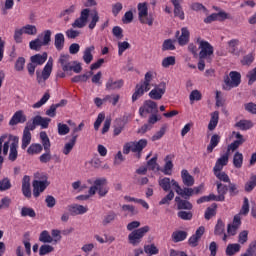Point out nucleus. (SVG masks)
<instances>
[{"label": "nucleus", "instance_id": "1", "mask_svg": "<svg viewBox=\"0 0 256 256\" xmlns=\"http://www.w3.org/2000/svg\"><path fill=\"white\" fill-rule=\"evenodd\" d=\"M7 134H4L0 136V169L1 165H3L4 157H7L8 153V159L9 161L15 162L17 161V157H19V137L10 135L7 139ZM10 147V152H9Z\"/></svg>", "mask_w": 256, "mask_h": 256}, {"label": "nucleus", "instance_id": "2", "mask_svg": "<svg viewBox=\"0 0 256 256\" xmlns=\"http://www.w3.org/2000/svg\"><path fill=\"white\" fill-rule=\"evenodd\" d=\"M233 135H235L237 140L228 145L226 153L217 159L213 171H223V168L229 163L230 153L237 151L238 147H241V145H243V143L245 142V138H243V135H241V133L233 132Z\"/></svg>", "mask_w": 256, "mask_h": 256}, {"label": "nucleus", "instance_id": "3", "mask_svg": "<svg viewBox=\"0 0 256 256\" xmlns=\"http://www.w3.org/2000/svg\"><path fill=\"white\" fill-rule=\"evenodd\" d=\"M151 81H153V72H147L144 77L143 83L135 86V91L132 95V102L135 103L138 99H141L147 91L151 90Z\"/></svg>", "mask_w": 256, "mask_h": 256}, {"label": "nucleus", "instance_id": "4", "mask_svg": "<svg viewBox=\"0 0 256 256\" xmlns=\"http://www.w3.org/2000/svg\"><path fill=\"white\" fill-rule=\"evenodd\" d=\"M147 139H140L139 141L127 142L123 146V153L124 155H129V153H136V159H141V154L145 147H147Z\"/></svg>", "mask_w": 256, "mask_h": 256}, {"label": "nucleus", "instance_id": "5", "mask_svg": "<svg viewBox=\"0 0 256 256\" xmlns=\"http://www.w3.org/2000/svg\"><path fill=\"white\" fill-rule=\"evenodd\" d=\"M107 184V178H96L88 190L89 195H96L98 193L99 197H106L107 193H109Z\"/></svg>", "mask_w": 256, "mask_h": 256}, {"label": "nucleus", "instance_id": "6", "mask_svg": "<svg viewBox=\"0 0 256 256\" xmlns=\"http://www.w3.org/2000/svg\"><path fill=\"white\" fill-rule=\"evenodd\" d=\"M149 231H151V228L149 226H144L132 231L128 235L129 244L132 245L133 247H137V245L141 243V241L143 240V237H145V235H147Z\"/></svg>", "mask_w": 256, "mask_h": 256}, {"label": "nucleus", "instance_id": "7", "mask_svg": "<svg viewBox=\"0 0 256 256\" xmlns=\"http://www.w3.org/2000/svg\"><path fill=\"white\" fill-rule=\"evenodd\" d=\"M239 85H241V73L231 71L229 76L224 77L222 89H224V91H231V89L239 87Z\"/></svg>", "mask_w": 256, "mask_h": 256}, {"label": "nucleus", "instance_id": "8", "mask_svg": "<svg viewBox=\"0 0 256 256\" xmlns=\"http://www.w3.org/2000/svg\"><path fill=\"white\" fill-rule=\"evenodd\" d=\"M159 113V107L157 102L153 100L144 101L143 105L139 108L140 117L147 118V115H153Z\"/></svg>", "mask_w": 256, "mask_h": 256}, {"label": "nucleus", "instance_id": "9", "mask_svg": "<svg viewBox=\"0 0 256 256\" xmlns=\"http://www.w3.org/2000/svg\"><path fill=\"white\" fill-rule=\"evenodd\" d=\"M198 45H199V59H206L208 63H211V56L214 53V49L211 46V44L207 41L198 39Z\"/></svg>", "mask_w": 256, "mask_h": 256}, {"label": "nucleus", "instance_id": "10", "mask_svg": "<svg viewBox=\"0 0 256 256\" xmlns=\"http://www.w3.org/2000/svg\"><path fill=\"white\" fill-rule=\"evenodd\" d=\"M53 71V59L50 58L40 74L39 71L36 72V80L42 87H45V81L51 77Z\"/></svg>", "mask_w": 256, "mask_h": 256}, {"label": "nucleus", "instance_id": "11", "mask_svg": "<svg viewBox=\"0 0 256 256\" xmlns=\"http://www.w3.org/2000/svg\"><path fill=\"white\" fill-rule=\"evenodd\" d=\"M166 90L167 83L161 82L159 85L155 86V88L149 92V97L151 99H154L155 101H159L160 99H162L163 95H165Z\"/></svg>", "mask_w": 256, "mask_h": 256}, {"label": "nucleus", "instance_id": "12", "mask_svg": "<svg viewBox=\"0 0 256 256\" xmlns=\"http://www.w3.org/2000/svg\"><path fill=\"white\" fill-rule=\"evenodd\" d=\"M172 187L175 190V192L177 193V195H180L181 197H185V199H189V197H193L194 192H193V188H181V186L179 185V183L175 180H172Z\"/></svg>", "mask_w": 256, "mask_h": 256}, {"label": "nucleus", "instance_id": "13", "mask_svg": "<svg viewBox=\"0 0 256 256\" xmlns=\"http://www.w3.org/2000/svg\"><path fill=\"white\" fill-rule=\"evenodd\" d=\"M89 20V9H83L81 11L80 17L77 18L74 23L72 24V27L77 29H83L85 25H87V21Z\"/></svg>", "mask_w": 256, "mask_h": 256}, {"label": "nucleus", "instance_id": "14", "mask_svg": "<svg viewBox=\"0 0 256 256\" xmlns=\"http://www.w3.org/2000/svg\"><path fill=\"white\" fill-rule=\"evenodd\" d=\"M32 187H33V195L34 197H39L43 191L49 187V182L47 180L44 181H39V180H34L32 182Z\"/></svg>", "mask_w": 256, "mask_h": 256}, {"label": "nucleus", "instance_id": "15", "mask_svg": "<svg viewBox=\"0 0 256 256\" xmlns=\"http://www.w3.org/2000/svg\"><path fill=\"white\" fill-rule=\"evenodd\" d=\"M203 235H205V227L204 226H200L195 234H193L189 240L188 243L191 247H197V245H199V241L201 240V237H203Z\"/></svg>", "mask_w": 256, "mask_h": 256}, {"label": "nucleus", "instance_id": "16", "mask_svg": "<svg viewBox=\"0 0 256 256\" xmlns=\"http://www.w3.org/2000/svg\"><path fill=\"white\" fill-rule=\"evenodd\" d=\"M27 121V116L23 110L16 111L9 121V125L14 127V125H19V123H25Z\"/></svg>", "mask_w": 256, "mask_h": 256}, {"label": "nucleus", "instance_id": "17", "mask_svg": "<svg viewBox=\"0 0 256 256\" xmlns=\"http://www.w3.org/2000/svg\"><path fill=\"white\" fill-rule=\"evenodd\" d=\"M22 193L27 199H31V177L25 175L22 179Z\"/></svg>", "mask_w": 256, "mask_h": 256}, {"label": "nucleus", "instance_id": "18", "mask_svg": "<svg viewBox=\"0 0 256 256\" xmlns=\"http://www.w3.org/2000/svg\"><path fill=\"white\" fill-rule=\"evenodd\" d=\"M241 227V216L235 215L232 224H228L227 233L228 235H237V229Z\"/></svg>", "mask_w": 256, "mask_h": 256}, {"label": "nucleus", "instance_id": "19", "mask_svg": "<svg viewBox=\"0 0 256 256\" xmlns=\"http://www.w3.org/2000/svg\"><path fill=\"white\" fill-rule=\"evenodd\" d=\"M68 211L71 215H84V213H87L89 211V208L83 205L74 204L68 206Z\"/></svg>", "mask_w": 256, "mask_h": 256}, {"label": "nucleus", "instance_id": "20", "mask_svg": "<svg viewBox=\"0 0 256 256\" xmlns=\"http://www.w3.org/2000/svg\"><path fill=\"white\" fill-rule=\"evenodd\" d=\"M241 41L239 39H232L227 42L228 53L231 55H239V45Z\"/></svg>", "mask_w": 256, "mask_h": 256}, {"label": "nucleus", "instance_id": "21", "mask_svg": "<svg viewBox=\"0 0 256 256\" xmlns=\"http://www.w3.org/2000/svg\"><path fill=\"white\" fill-rule=\"evenodd\" d=\"M181 178L182 182L186 187H193L195 185V178L191 174H189V171L182 170L181 172Z\"/></svg>", "mask_w": 256, "mask_h": 256}, {"label": "nucleus", "instance_id": "22", "mask_svg": "<svg viewBox=\"0 0 256 256\" xmlns=\"http://www.w3.org/2000/svg\"><path fill=\"white\" fill-rule=\"evenodd\" d=\"M174 6V15L183 21L185 19V12H183V7H181V0H172Z\"/></svg>", "mask_w": 256, "mask_h": 256}, {"label": "nucleus", "instance_id": "23", "mask_svg": "<svg viewBox=\"0 0 256 256\" xmlns=\"http://www.w3.org/2000/svg\"><path fill=\"white\" fill-rule=\"evenodd\" d=\"M121 87H123V80H113V78H110L106 83L107 91H115L121 89Z\"/></svg>", "mask_w": 256, "mask_h": 256}, {"label": "nucleus", "instance_id": "24", "mask_svg": "<svg viewBox=\"0 0 256 256\" xmlns=\"http://www.w3.org/2000/svg\"><path fill=\"white\" fill-rule=\"evenodd\" d=\"M54 45L57 51H62L63 47H65V35L63 33H57L54 36Z\"/></svg>", "mask_w": 256, "mask_h": 256}, {"label": "nucleus", "instance_id": "25", "mask_svg": "<svg viewBox=\"0 0 256 256\" xmlns=\"http://www.w3.org/2000/svg\"><path fill=\"white\" fill-rule=\"evenodd\" d=\"M234 127L240 129V131H249V129L253 128V121L251 120H240L238 121Z\"/></svg>", "mask_w": 256, "mask_h": 256}, {"label": "nucleus", "instance_id": "26", "mask_svg": "<svg viewBox=\"0 0 256 256\" xmlns=\"http://www.w3.org/2000/svg\"><path fill=\"white\" fill-rule=\"evenodd\" d=\"M175 202L177 203L178 209H186L188 211H191V209H193V204H191V202L183 200L179 196L175 198Z\"/></svg>", "mask_w": 256, "mask_h": 256}, {"label": "nucleus", "instance_id": "27", "mask_svg": "<svg viewBox=\"0 0 256 256\" xmlns=\"http://www.w3.org/2000/svg\"><path fill=\"white\" fill-rule=\"evenodd\" d=\"M90 24L89 29H95L97 23H99V12L97 10H89Z\"/></svg>", "mask_w": 256, "mask_h": 256}, {"label": "nucleus", "instance_id": "28", "mask_svg": "<svg viewBox=\"0 0 256 256\" xmlns=\"http://www.w3.org/2000/svg\"><path fill=\"white\" fill-rule=\"evenodd\" d=\"M30 61L35 65H43V63L47 61V52H44L43 54H36L34 56H31Z\"/></svg>", "mask_w": 256, "mask_h": 256}, {"label": "nucleus", "instance_id": "29", "mask_svg": "<svg viewBox=\"0 0 256 256\" xmlns=\"http://www.w3.org/2000/svg\"><path fill=\"white\" fill-rule=\"evenodd\" d=\"M95 51V46H90L85 48L84 54H83V61L86 63V65H89L91 61H93V54L92 52Z\"/></svg>", "mask_w": 256, "mask_h": 256}, {"label": "nucleus", "instance_id": "30", "mask_svg": "<svg viewBox=\"0 0 256 256\" xmlns=\"http://www.w3.org/2000/svg\"><path fill=\"white\" fill-rule=\"evenodd\" d=\"M160 187L163 189V191H170L171 187H173V180H171L168 177L160 178L158 181Z\"/></svg>", "mask_w": 256, "mask_h": 256}, {"label": "nucleus", "instance_id": "31", "mask_svg": "<svg viewBox=\"0 0 256 256\" xmlns=\"http://www.w3.org/2000/svg\"><path fill=\"white\" fill-rule=\"evenodd\" d=\"M219 123V111H215L211 114V119L208 124L209 131H215V127H217Z\"/></svg>", "mask_w": 256, "mask_h": 256}, {"label": "nucleus", "instance_id": "32", "mask_svg": "<svg viewBox=\"0 0 256 256\" xmlns=\"http://www.w3.org/2000/svg\"><path fill=\"white\" fill-rule=\"evenodd\" d=\"M117 219V213L115 211H109L102 220V225L104 227H107V225H110V223H113Z\"/></svg>", "mask_w": 256, "mask_h": 256}, {"label": "nucleus", "instance_id": "33", "mask_svg": "<svg viewBox=\"0 0 256 256\" xmlns=\"http://www.w3.org/2000/svg\"><path fill=\"white\" fill-rule=\"evenodd\" d=\"M34 123L35 125L42 127V129H47L49 127V123H51V120L49 118H43L41 116L34 117Z\"/></svg>", "mask_w": 256, "mask_h": 256}, {"label": "nucleus", "instance_id": "34", "mask_svg": "<svg viewBox=\"0 0 256 256\" xmlns=\"http://www.w3.org/2000/svg\"><path fill=\"white\" fill-rule=\"evenodd\" d=\"M220 141H221V137L217 134H214L211 137L210 144L207 146L208 153H213V150L215 149V147H217V145H219Z\"/></svg>", "mask_w": 256, "mask_h": 256}, {"label": "nucleus", "instance_id": "35", "mask_svg": "<svg viewBox=\"0 0 256 256\" xmlns=\"http://www.w3.org/2000/svg\"><path fill=\"white\" fill-rule=\"evenodd\" d=\"M179 45H187L189 43V30L187 28L181 29V35L178 38Z\"/></svg>", "mask_w": 256, "mask_h": 256}, {"label": "nucleus", "instance_id": "36", "mask_svg": "<svg viewBox=\"0 0 256 256\" xmlns=\"http://www.w3.org/2000/svg\"><path fill=\"white\" fill-rule=\"evenodd\" d=\"M75 143H77V136L72 137L70 141L64 145V148H63L64 155H69V153L73 151V148L75 147Z\"/></svg>", "mask_w": 256, "mask_h": 256}, {"label": "nucleus", "instance_id": "37", "mask_svg": "<svg viewBox=\"0 0 256 256\" xmlns=\"http://www.w3.org/2000/svg\"><path fill=\"white\" fill-rule=\"evenodd\" d=\"M172 239L174 243H179L180 241H185L187 239L186 231H175L172 233Z\"/></svg>", "mask_w": 256, "mask_h": 256}, {"label": "nucleus", "instance_id": "38", "mask_svg": "<svg viewBox=\"0 0 256 256\" xmlns=\"http://www.w3.org/2000/svg\"><path fill=\"white\" fill-rule=\"evenodd\" d=\"M225 233V223L223 220L218 219L217 224L215 225L214 228V235L221 237V235H224Z\"/></svg>", "mask_w": 256, "mask_h": 256}, {"label": "nucleus", "instance_id": "39", "mask_svg": "<svg viewBox=\"0 0 256 256\" xmlns=\"http://www.w3.org/2000/svg\"><path fill=\"white\" fill-rule=\"evenodd\" d=\"M138 19L140 23H142V25H149V27L153 26V21H155L153 14H149V13H147L144 16H139Z\"/></svg>", "mask_w": 256, "mask_h": 256}, {"label": "nucleus", "instance_id": "40", "mask_svg": "<svg viewBox=\"0 0 256 256\" xmlns=\"http://www.w3.org/2000/svg\"><path fill=\"white\" fill-rule=\"evenodd\" d=\"M41 151H43V146L36 143L31 144L27 149L28 155H38Z\"/></svg>", "mask_w": 256, "mask_h": 256}, {"label": "nucleus", "instance_id": "41", "mask_svg": "<svg viewBox=\"0 0 256 256\" xmlns=\"http://www.w3.org/2000/svg\"><path fill=\"white\" fill-rule=\"evenodd\" d=\"M233 165L236 169H241V167H243V154L241 152H236L234 154Z\"/></svg>", "mask_w": 256, "mask_h": 256}, {"label": "nucleus", "instance_id": "42", "mask_svg": "<svg viewBox=\"0 0 256 256\" xmlns=\"http://www.w3.org/2000/svg\"><path fill=\"white\" fill-rule=\"evenodd\" d=\"M40 139L42 141L44 151H49V149H51V141L49 140V136H47V132H41Z\"/></svg>", "mask_w": 256, "mask_h": 256}, {"label": "nucleus", "instance_id": "43", "mask_svg": "<svg viewBox=\"0 0 256 256\" xmlns=\"http://www.w3.org/2000/svg\"><path fill=\"white\" fill-rule=\"evenodd\" d=\"M31 144V132L23 131V136H22V145L21 148L22 149H27V147H29V145Z\"/></svg>", "mask_w": 256, "mask_h": 256}, {"label": "nucleus", "instance_id": "44", "mask_svg": "<svg viewBox=\"0 0 256 256\" xmlns=\"http://www.w3.org/2000/svg\"><path fill=\"white\" fill-rule=\"evenodd\" d=\"M241 251V245L239 244H229L226 248V255L233 256L235 253Z\"/></svg>", "mask_w": 256, "mask_h": 256}, {"label": "nucleus", "instance_id": "45", "mask_svg": "<svg viewBox=\"0 0 256 256\" xmlns=\"http://www.w3.org/2000/svg\"><path fill=\"white\" fill-rule=\"evenodd\" d=\"M215 177L219 179V181H223L224 183H231V179L229 178V175L225 172H221V170H213Z\"/></svg>", "mask_w": 256, "mask_h": 256}, {"label": "nucleus", "instance_id": "46", "mask_svg": "<svg viewBox=\"0 0 256 256\" xmlns=\"http://www.w3.org/2000/svg\"><path fill=\"white\" fill-rule=\"evenodd\" d=\"M119 99H121V96L119 94H112V95H106L103 98V101L108 103H111V105H113L115 107V105H117V103H119Z\"/></svg>", "mask_w": 256, "mask_h": 256}, {"label": "nucleus", "instance_id": "47", "mask_svg": "<svg viewBox=\"0 0 256 256\" xmlns=\"http://www.w3.org/2000/svg\"><path fill=\"white\" fill-rule=\"evenodd\" d=\"M39 241L41 243H53V237L49 234V231L44 230L40 234Z\"/></svg>", "mask_w": 256, "mask_h": 256}, {"label": "nucleus", "instance_id": "48", "mask_svg": "<svg viewBox=\"0 0 256 256\" xmlns=\"http://www.w3.org/2000/svg\"><path fill=\"white\" fill-rule=\"evenodd\" d=\"M29 45H30V49H32L33 51H40L41 47H45L42 40L39 38L32 40Z\"/></svg>", "mask_w": 256, "mask_h": 256}, {"label": "nucleus", "instance_id": "49", "mask_svg": "<svg viewBox=\"0 0 256 256\" xmlns=\"http://www.w3.org/2000/svg\"><path fill=\"white\" fill-rule=\"evenodd\" d=\"M169 159H171V157L166 156V159H165L166 164H165L164 170H163L164 175H171V171L173 170V162Z\"/></svg>", "mask_w": 256, "mask_h": 256}, {"label": "nucleus", "instance_id": "50", "mask_svg": "<svg viewBox=\"0 0 256 256\" xmlns=\"http://www.w3.org/2000/svg\"><path fill=\"white\" fill-rule=\"evenodd\" d=\"M175 41L168 39L162 45V51H175Z\"/></svg>", "mask_w": 256, "mask_h": 256}, {"label": "nucleus", "instance_id": "51", "mask_svg": "<svg viewBox=\"0 0 256 256\" xmlns=\"http://www.w3.org/2000/svg\"><path fill=\"white\" fill-rule=\"evenodd\" d=\"M36 213L35 210H33V208H29V207H22L21 209V216L22 217H36Z\"/></svg>", "mask_w": 256, "mask_h": 256}, {"label": "nucleus", "instance_id": "52", "mask_svg": "<svg viewBox=\"0 0 256 256\" xmlns=\"http://www.w3.org/2000/svg\"><path fill=\"white\" fill-rule=\"evenodd\" d=\"M22 31L26 35H37V27L35 25H26L22 27Z\"/></svg>", "mask_w": 256, "mask_h": 256}, {"label": "nucleus", "instance_id": "53", "mask_svg": "<svg viewBox=\"0 0 256 256\" xmlns=\"http://www.w3.org/2000/svg\"><path fill=\"white\" fill-rule=\"evenodd\" d=\"M53 251H55V248H53V246L44 244L39 249V255H47L49 253H53Z\"/></svg>", "mask_w": 256, "mask_h": 256}, {"label": "nucleus", "instance_id": "54", "mask_svg": "<svg viewBox=\"0 0 256 256\" xmlns=\"http://www.w3.org/2000/svg\"><path fill=\"white\" fill-rule=\"evenodd\" d=\"M174 197H175V192H173V190H170L167 196L161 199V201L159 202V205H169V202L173 201Z\"/></svg>", "mask_w": 256, "mask_h": 256}, {"label": "nucleus", "instance_id": "55", "mask_svg": "<svg viewBox=\"0 0 256 256\" xmlns=\"http://www.w3.org/2000/svg\"><path fill=\"white\" fill-rule=\"evenodd\" d=\"M131 48V44L129 42L124 41V42H118V55H123L127 49Z\"/></svg>", "mask_w": 256, "mask_h": 256}, {"label": "nucleus", "instance_id": "56", "mask_svg": "<svg viewBox=\"0 0 256 256\" xmlns=\"http://www.w3.org/2000/svg\"><path fill=\"white\" fill-rule=\"evenodd\" d=\"M149 13V8L147 7V3H139L138 4V17H144Z\"/></svg>", "mask_w": 256, "mask_h": 256}, {"label": "nucleus", "instance_id": "57", "mask_svg": "<svg viewBox=\"0 0 256 256\" xmlns=\"http://www.w3.org/2000/svg\"><path fill=\"white\" fill-rule=\"evenodd\" d=\"M51 35H52L51 30H46L42 34V44L44 45V47H47V45L51 43Z\"/></svg>", "mask_w": 256, "mask_h": 256}, {"label": "nucleus", "instance_id": "58", "mask_svg": "<svg viewBox=\"0 0 256 256\" xmlns=\"http://www.w3.org/2000/svg\"><path fill=\"white\" fill-rule=\"evenodd\" d=\"M248 214H249V199L247 197H245L244 201H243L242 208L238 215H239V217H241V215H248Z\"/></svg>", "mask_w": 256, "mask_h": 256}, {"label": "nucleus", "instance_id": "59", "mask_svg": "<svg viewBox=\"0 0 256 256\" xmlns=\"http://www.w3.org/2000/svg\"><path fill=\"white\" fill-rule=\"evenodd\" d=\"M11 189V181L9 178H4L0 181V191H7Z\"/></svg>", "mask_w": 256, "mask_h": 256}, {"label": "nucleus", "instance_id": "60", "mask_svg": "<svg viewBox=\"0 0 256 256\" xmlns=\"http://www.w3.org/2000/svg\"><path fill=\"white\" fill-rule=\"evenodd\" d=\"M171 65H175V56L166 57L162 60V67H171Z\"/></svg>", "mask_w": 256, "mask_h": 256}, {"label": "nucleus", "instance_id": "61", "mask_svg": "<svg viewBox=\"0 0 256 256\" xmlns=\"http://www.w3.org/2000/svg\"><path fill=\"white\" fill-rule=\"evenodd\" d=\"M244 109L252 115H256V104L253 102L244 104Z\"/></svg>", "mask_w": 256, "mask_h": 256}, {"label": "nucleus", "instance_id": "62", "mask_svg": "<svg viewBox=\"0 0 256 256\" xmlns=\"http://www.w3.org/2000/svg\"><path fill=\"white\" fill-rule=\"evenodd\" d=\"M16 71H23L25 69V59L23 57H19L15 63Z\"/></svg>", "mask_w": 256, "mask_h": 256}, {"label": "nucleus", "instance_id": "63", "mask_svg": "<svg viewBox=\"0 0 256 256\" xmlns=\"http://www.w3.org/2000/svg\"><path fill=\"white\" fill-rule=\"evenodd\" d=\"M70 129L67 124L58 123V134L59 135H67L69 133Z\"/></svg>", "mask_w": 256, "mask_h": 256}, {"label": "nucleus", "instance_id": "64", "mask_svg": "<svg viewBox=\"0 0 256 256\" xmlns=\"http://www.w3.org/2000/svg\"><path fill=\"white\" fill-rule=\"evenodd\" d=\"M253 61H255V56H253V54H248L243 57V59L241 60V64L249 66L251 65V63H253Z\"/></svg>", "mask_w": 256, "mask_h": 256}]
</instances>
